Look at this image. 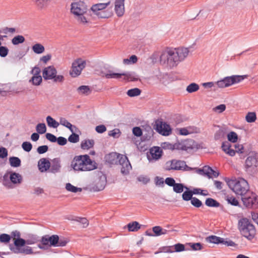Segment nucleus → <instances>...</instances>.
I'll list each match as a JSON object with an SVG mask.
<instances>
[{
  "mask_svg": "<svg viewBox=\"0 0 258 258\" xmlns=\"http://www.w3.org/2000/svg\"><path fill=\"white\" fill-rule=\"evenodd\" d=\"M71 167L75 171H89L96 169L97 164L86 154L75 156L71 161Z\"/></svg>",
  "mask_w": 258,
  "mask_h": 258,
  "instance_id": "1",
  "label": "nucleus"
},
{
  "mask_svg": "<svg viewBox=\"0 0 258 258\" xmlns=\"http://www.w3.org/2000/svg\"><path fill=\"white\" fill-rule=\"evenodd\" d=\"M225 180L229 187L236 195L241 197L249 190L248 183L244 178H238L230 179L225 178Z\"/></svg>",
  "mask_w": 258,
  "mask_h": 258,
  "instance_id": "2",
  "label": "nucleus"
},
{
  "mask_svg": "<svg viewBox=\"0 0 258 258\" xmlns=\"http://www.w3.org/2000/svg\"><path fill=\"white\" fill-rule=\"evenodd\" d=\"M238 228L240 234L249 240L255 236L256 230L251 221L246 218H242L238 222Z\"/></svg>",
  "mask_w": 258,
  "mask_h": 258,
  "instance_id": "3",
  "label": "nucleus"
},
{
  "mask_svg": "<svg viewBox=\"0 0 258 258\" xmlns=\"http://www.w3.org/2000/svg\"><path fill=\"white\" fill-rule=\"evenodd\" d=\"M40 241L39 236L37 235L30 234L27 235L26 239H18L16 242V247H21L22 249L25 250V251H21L19 254L22 255H28L33 254V251L31 247L29 246H26V244L31 245L36 243Z\"/></svg>",
  "mask_w": 258,
  "mask_h": 258,
  "instance_id": "4",
  "label": "nucleus"
},
{
  "mask_svg": "<svg viewBox=\"0 0 258 258\" xmlns=\"http://www.w3.org/2000/svg\"><path fill=\"white\" fill-rule=\"evenodd\" d=\"M175 54L173 48H165L160 52V63L170 68L176 67L178 64V61Z\"/></svg>",
  "mask_w": 258,
  "mask_h": 258,
  "instance_id": "5",
  "label": "nucleus"
},
{
  "mask_svg": "<svg viewBox=\"0 0 258 258\" xmlns=\"http://www.w3.org/2000/svg\"><path fill=\"white\" fill-rule=\"evenodd\" d=\"M245 171L249 175H253L258 171V153L255 151L248 154L245 161Z\"/></svg>",
  "mask_w": 258,
  "mask_h": 258,
  "instance_id": "6",
  "label": "nucleus"
},
{
  "mask_svg": "<svg viewBox=\"0 0 258 258\" xmlns=\"http://www.w3.org/2000/svg\"><path fill=\"white\" fill-rule=\"evenodd\" d=\"M246 77V75H232L225 77L223 79L216 82L215 84L218 88H226L241 82Z\"/></svg>",
  "mask_w": 258,
  "mask_h": 258,
  "instance_id": "7",
  "label": "nucleus"
},
{
  "mask_svg": "<svg viewBox=\"0 0 258 258\" xmlns=\"http://www.w3.org/2000/svg\"><path fill=\"white\" fill-rule=\"evenodd\" d=\"M243 205L247 208L258 207V196L250 190L241 197Z\"/></svg>",
  "mask_w": 258,
  "mask_h": 258,
  "instance_id": "8",
  "label": "nucleus"
},
{
  "mask_svg": "<svg viewBox=\"0 0 258 258\" xmlns=\"http://www.w3.org/2000/svg\"><path fill=\"white\" fill-rule=\"evenodd\" d=\"M86 64V61L81 58L75 60L72 63V68L70 71V75L73 78L79 76L82 71L85 68Z\"/></svg>",
  "mask_w": 258,
  "mask_h": 258,
  "instance_id": "9",
  "label": "nucleus"
},
{
  "mask_svg": "<svg viewBox=\"0 0 258 258\" xmlns=\"http://www.w3.org/2000/svg\"><path fill=\"white\" fill-rule=\"evenodd\" d=\"M87 10V6L85 3L82 1H78L73 3L71 5V11L75 17L80 16V14H84Z\"/></svg>",
  "mask_w": 258,
  "mask_h": 258,
  "instance_id": "10",
  "label": "nucleus"
},
{
  "mask_svg": "<svg viewBox=\"0 0 258 258\" xmlns=\"http://www.w3.org/2000/svg\"><path fill=\"white\" fill-rule=\"evenodd\" d=\"M118 164L121 165L120 171L124 175H128L131 170L132 167L127 157L124 155H121L118 161Z\"/></svg>",
  "mask_w": 258,
  "mask_h": 258,
  "instance_id": "11",
  "label": "nucleus"
},
{
  "mask_svg": "<svg viewBox=\"0 0 258 258\" xmlns=\"http://www.w3.org/2000/svg\"><path fill=\"white\" fill-rule=\"evenodd\" d=\"M132 74L130 72H123L121 73H113L111 71L109 70L106 73L104 74V76L107 79H119L122 76L125 77V79L129 80L131 79L132 81H135L137 79L135 78H132Z\"/></svg>",
  "mask_w": 258,
  "mask_h": 258,
  "instance_id": "12",
  "label": "nucleus"
},
{
  "mask_svg": "<svg viewBox=\"0 0 258 258\" xmlns=\"http://www.w3.org/2000/svg\"><path fill=\"white\" fill-rule=\"evenodd\" d=\"M162 155V151L159 147L157 146L151 148L149 152L147 154L148 160L150 162L159 160Z\"/></svg>",
  "mask_w": 258,
  "mask_h": 258,
  "instance_id": "13",
  "label": "nucleus"
},
{
  "mask_svg": "<svg viewBox=\"0 0 258 258\" xmlns=\"http://www.w3.org/2000/svg\"><path fill=\"white\" fill-rule=\"evenodd\" d=\"M11 237H13L15 239L13 244H9V248L11 251L15 254H19L21 251H25L23 249H22L21 247H16L15 242L18 239H22L20 237L21 233L17 230L13 231L11 232Z\"/></svg>",
  "mask_w": 258,
  "mask_h": 258,
  "instance_id": "14",
  "label": "nucleus"
},
{
  "mask_svg": "<svg viewBox=\"0 0 258 258\" xmlns=\"http://www.w3.org/2000/svg\"><path fill=\"white\" fill-rule=\"evenodd\" d=\"M156 130L160 134L164 136H169L171 133L170 126L165 122H161L160 123H157Z\"/></svg>",
  "mask_w": 258,
  "mask_h": 258,
  "instance_id": "15",
  "label": "nucleus"
},
{
  "mask_svg": "<svg viewBox=\"0 0 258 258\" xmlns=\"http://www.w3.org/2000/svg\"><path fill=\"white\" fill-rule=\"evenodd\" d=\"M56 74L57 71L52 66L46 67L42 71V76L45 80H52Z\"/></svg>",
  "mask_w": 258,
  "mask_h": 258,
  "instance_id": "16",
  "label": "nucleus"
},
{
  "mask_svg": "<svg viewBox=\"0 0 258 258\" xmlns=\"http://www.w3.org/2000/svg\"><path fill=\"white\" fill-rule=\"evenodd\" d=\"M173 167L175 170L190 171L192 168L188 166L183 160L173 159Z\"/></svg>",
  "mask_w": 258,
  "mask_h": 258,
  "instance_id": "17",
  "label": "nucleus"
},
{
  "mask_svg": "<svg viewBox=\"0 0 258 258\" xmlns=\"http://www.w3.org/2000/svg\"><path fill=\"white\" fill-rule=\"evenodd\" d=\"M175 54L177 57L178 63L183 60L188 54L189 50L187 48L179 47L177 48H173Z\"/></svg>",
  "mask_w": 258,
  "mask_h": 258,
  "instance_id": "18",
  "label": "nucleus"
},
{
  "mask_svg": "<svg viewBox=\"0 0 258 258\" xmlns=\"http://www.w3.org/2000/svg\"><path fill=\"white\" fill-rule=\"evenodd\" d=\"M124 1L115 0L114 10L118 17H121L124 13Z\"/></svg>",
  "mask_w": 258,
  "mask_h": 258,
  "instance_id": "19",
  "label": "nucleus"
},
{
  "mask_svg": "<svg viewBox=\"0 0 258 258\" xmlns=\"http://www.w3.org/2000/svg\"><path fill=\"white\" fill-rule=\"evenodd\" d=\"M60 160L58 158L53 159L50 162L49 171L52 173L59 172L61 168Z\"/></svg>",
  "mask_w": 258,
  "mask_h": 258,
  "instance_id": "20",
  "label": "nucleus"
},
{
  "mask_svg": "<svg viewBox=\"0 0 258 258\" xmlns=\"http://www.w3.org/2000/svg\"><path fill=\"white\" fill-rule=\"evenodd\" d=\"M121 155L116 152L110 153L106 156V161L110 164H117Z\"/></svg>",
  "mask_w": 258,
  "mask_h": 258,
  "instance_id": "21",
  "label": "nucleus"
},
{
  "mask_svg": "<svg viewBox=\"0 0 258 258\" xmlns=\"http://www.w3.org/2000/svg\"><path fill=\"white\" fill-rule=\"evenodd\" d=\"M38 167L41 172H44L49 169L50 162L46 158H41L38 162Z\"/></svg>",
  "mask_w": 258,
  "mask_h": 258,
  "instance_id": "22",
  "label": "nucleus"
},
{
  "mask_svg": "<svg viewBox=\"0 0 258 258\" xmlns=\"http://www.w3.org/2000/svg\"><path fill=\"white\" fill-rule=\"evenodd\" d=\"M110 4V2H108L105 3H98L95 5H93L91 9L93 11V12L96 14L98 12L103 11Z\"/></svg>",
  "mask_w": 258,
  "mask_h": 258,
  "instance_id": "23",
  "label": "nucleus"
},
{
  "mask_svg": "<svg viewBox=\"0 0 258 258\" xmlns=\"http://www.w3.org/2000/svg\"><path fill=\"white\" fill-rule=\"evenodd\" d=\"M10 180L13 184L20 183L22 181V177L19 173L11 171Z\"/></svg>",
  "mask_w": 258,
  "mask_h": 258,
  "instance_id": "24",
  "label": "nucleus"
},
{
  "mask_svg": "<svg viewBox=\"0 0 258 258\" xmlns=\"http://www.w3.org/2000/svg\"><path fill=\"white\" fill-rule=\"evenodd\" d=\"M143 136L145 139L149 140L153 136L154 131L151 126L147 125L144 127L143 134Z\"/></svg>",
  "mask_w": 258,
  "mask_h": 258,
  "instance_id": "25",
  "label": "nucleus"
},
{
  "mask_svg": "<svg viewBox=\"0 0 258 258\" xmlns=\"http://www.w3.org/2000/svg\"><path fill=\"white\" fill-rule=\"evenodd\" d=\"M59 124L65 126L66 127L69 129V130L72 132H74V128L77 129L76 126L72 125L70 122H69L65 118L60 117L59 118Z\"/></svg>",
  "mask_w": 258,
  "mask_h": 258,
  "instance_id": "26",
  "label": "nucleus"
},
{
  "mask_svg": "<svg viewBox=\"0 0 258 258\" xmlns=\"http://www.w3.org/2000/svg\"><path fill=\"white\" fill-rule=\"evenodd\" d=\"M77 91L79 95H88L91 93V90L89 86L82 85L78 87Z\"/></svg>",
  "mask_w": 258,
  "mask_h": 258,
  "instance_id": "27",
  "label": "nucleus"
},
{
  "mask_svg": "<svg viewBox=\"0 0 258 258\" xmlns=\"http://www.w3.org/2000/svg\"><path fill=\"white\" fill-rule=\"evenodd\" d=\"M212 171H213V169L208 166H205L203 169H199L198 170L199 174L206 175L209 178L212 177Z\"/></svg>",
  "mask_w": 258,
  "mask_h": 258,
  "instance_id": "28",
  "label": "nucleus"
},
{
  "mask_svg": "<svg viewBox=\"0 0 258 258\" xmlns=\"http://www.w3.org/2000/svg\"><path fill=\"white\" fill-rule=\"evenodd\" d=\"M207 241L215 244H222L224 242V238L215 235H211L207 238Z\"/></svg>",
  "mask_w": 258,
  "mask_h": 258,
  "instance_id": "29",
  "label": "nucleus"
},
{
  "mask_svg": "<svg viewBox=\"0 0 258 258\" xmlns=\"http://www.w3.org/2000/svg\"><path fill=\"white\" fill-rule=\"evenodd\" d=\"M94 141L93 140H85L81 142V147L83 150H88L93 147Z\"/></svg>",
  "mask_w": 258,
  "mask_h": 258,
  "instance_id": "30",
  "label": "nucleus"
},
{
  "mask_svg": "<svg viewBox=\"0 0 258 258\" xmlns=\"http://www.w3.org/2000/svg\"><path fill=\"white\" fill-rule=\"evenodd\" d=\"M112 11L111 10H103L100 12L96 13V15L101 18H108L112 15Z\"/></svg>",
  "mask_w": 258,
  "mask_h": 258,
  "instance_id": "31",
  "label": "nucleus"
},
{
  "mask_svg": "<svg viewBox=\"0 0 258 258\" xmlns=\"http://www.w3.org/2000/svg\"><path fill=\"white\" fill-rule=\"evenodd\" d=\"M47 125L50 127L54 128H57L59 125V122L56 121L54 118L50 116H48L46 118Z\"/></svg>",
  "mask_w": 258,
  "mask_h": 258,
  "instance_id": "32",
  "label": "nucleus"
},
{
  "mask_svg": "<svg viewBox=\"0 0 258 258\" xmlns=\"http://www.w3.org/2000/svg\"><path fill=\"white\" fill-rule=\"evenodd\" d=\"M127 227L129 231L135 232L140 229L141 225L138 222L134 221L129 223L127 225Z\"/></svg>",
  "mask_w": 258,
  "mask_h": 258,
  "instance_id": "33",
  "label": "nucleus"
},
{
  "mask_svg": "<svg viewBox=\"0 0 258 258\" xmlns=\"http://www.w3.org/2000/svg\"><path fill=\"white\" fill-rule=\"evenodd\" d=\"M32 49L34 53L36 54H41L44 50V47L40 43H36L32 46Z\"/></svg>",
  "mask_w": 258,
  "mask_h": 258,
  "instance_id": "34",
  "label": "nucleus"
},
{
  "mask_svg": "<svg viewBox=\"0 0 258 258\" xmlns=\"http://www.w3.org/2000/svg\"><path fill=\"white\" fill-rule=\"evenodd\" d=\"M205 204L209 207H218L220 206V203L218 202L211 198L206 200Z\"/></svg>",
  "mask_w": 258,
  "mask_h": 258,
  "instance_id": "35",
  "label": "nucleus"
},
{
  "mask_svg": "<svg viewBox=\"0 0 258 258\" xmlns=\"http://www.w3.org/2000/svg\"><path fill=\"white\" fill-rule=\"evenodd\" d=\"M11 166L13 167H18L21 165V160L17 157H11L9 158Z\"/></svg>",
  "mask_w": 258,
  "mask_h": 258,
  "instance_id": "36",
  "label": "nucleus"
},
{
  "mask_svg": "<svg viewBox=\"0 0 258 258\" xmlns=\"http://www.w3.org/2000/svg\"><path fill=\"white\" fill-rule=\"evenodd\" d=\"M184 188L188 189V188L184 186L182 183H175L174 185L173 186V189L176 193H181L183 192Z\"/></svg>",
  "mask_w": 258,
  "mask_h": 258,
  "instance_id": "37",
  "label": "nucleus"
},
{
  "mask_svg": "<svg viewBox=\"0 0 258 258\" xmlns=\"http://www.w3.org/2000/svg\"><path fill=\"white\" fill-rule=\"evenodd\" d=\"M256 119V115L254 112H248L245 116V120L248 123L254 122Z\"/></svg>",
  "mask_w": 258,
  "mask_h": 258,
  "instance_id": "38",
  "label": "nucleus"
},
{
  "mask_svg": "<svg viewBox=\"0 0 258 258\" xmlns=\"http://www.w3.org/2000/svg\"><path fill=\"white\" fill-rule=\"evenodd\" d=\"M66 189L70 192L76 193L77 192H81L82 190V189L80 187H77L76 186H74L70 183H67L66 184Z\"/></svg>",
  "mask_w": 258,
  "mask_h": 258,
  "instance_id": "39",
  "label": "nucleus"
},
{
  "mask_svg": "<svg viewBox=\"0 0 258 258\" xmlns=\"http://www.w3.org/2000/svg\"><path fill=\"white\" fill-rule=\"evenodd\" d=\"M25 40L24 37L22 35H17L12 39V43L14 45H17L23 43Z\"/></svg>",
  "mask_w": 258,
  "mask_h": 258,
  "instance_id": "40",
  "label": "nucleus"
},
{
  "mask_svg": "<svg viewBox=\"0 0 258 258\" xmlns=\"http://www.w3.org/2000/svg\"><path fill=\"white\" fill-rule=\"evenodd\" d=\"M49 245L52 246H57L59 241V236L57 235H52L49 236Z\"/></svg>",
  "mask_w": 258,
  "mask_h": 258,
  "instance_id": "41",
  "label": "nucleus"
},
{
  "mask_svg": "<svg viewBox=\"0 0 258 258\" xmlns=\"http://www.w3.org/2000/svg\"><path fill=\"white\" fill-rule=\"evenodd\" d=\"M141 90L138 88L130 89L126 93L127 95L131 97L139 96L141 94Z\"/></svg>",
  "mask_w": 258,
  "mask_h": 258,
  "instance_id": "42",
  "label": "nucleus"
},
{
  "mask_svg": "<svg viewBox=\"0 0 258 258\" xmlns=\"http://www.w3.org/2000/svg\"><path fill=\"white\" fill-rule=\"evenodd\" d=\"M11 173V171H7L3 176V183L5 186L10 187L11 182L9 181V179Z\"/></svg>",
  "mask_w": 258,
  "mask_h": 258,
  "instance_id": "43",
  "label": "nucleus"
},
{
  "mask_svg": "<svg viewBox=\"0 0 258 258\" xmlns=\"http://www.w3.org/2000/svg\"><path fill=\"white\" fill-rule=\"evenodd\" d=\"M192 196L193 195L191 190H189L188 189H186V191L183 192V193L182 195V197L184 201H188L189 200L191 201V199L193 198Z\"/></svg>",
  "mask_w": 258,
  "mask_h": 258,
  "instance_id": "44",
  "label": "nucleus"
},
{
  "mask_svg": "<svg viewBox=\"0 0 258 258\" xmlns=\"http://www.w3.org/2000/svg\"><path fill=\"white\" fill-rule=\"evenodd\" d=\"M73 220L81 223L83 228L87 227L89 225L88 221L86 218L76 217L75 219H73Z\"/></svg>",
  "mask_w": 258,
  "mask_h": 258,
  "instance_id": "45",
  "label": "nucleus"
},
{
  "mask_svg": "<svg viewBox=\"0 0 258 258\" xmlns=\"http://www.w3.org/2000/svg\"><path fill=\"white\" fill-rule=\"evenodd\" d=\"M186 245H189L191 249L194 251L200 250L203 248L202 244L200 242L197 243H187Z\"/></svg>",
  "mask_w": 258,
  "mask_h": 258,
  "instance_id": "46",
  "label": "nucleus"
},
{
  "mask_svg": "<svg viewBox=\"0 0 258 258\" xmlns=\"http://www.w3.org/2000/svg\"><path fill=\"white\" fill-rule=\"evenodd\" d=\"M36 130L38 133L43 134L46 131V127L44 123H39L36 126Z\"/></svg>",
  "mask_w": 258,
  "mask_h": 258,
  "instance_id": "47",
  "label": "nucleus"
},
{
  "mask_svg": "<svg viewBox=\"0 0 258 258\" xmlns=\"http://www.w3.org/2000/svg\"><path fill=\"white\" fill-rule=\"evenodd\" d=\"M199 89V86L197 84L195 83H191L186 87V90L188 93H192L198 91Z\"/></svg>",
  "mask_w": 258,
  "mask_h": 258,
  "instance_id": "48",
  "label": "nucleus"
},
{
  "mask_svg": "<svg viewBox=\"0 0 258 258\" xmlns=\"http://www.w3.org/2000/svg\"><path fill=\"white\" fill-rule=\"evenodd\" d=\"M42 79L41 76H33L30 82H32L34 85L38 86L42 82Z\"/></svg>",
  "mask_w": 258,
  "mask_h": 258,
  "instance_id": "49",
  "label": "nucleus"
},
{
  "mask_svg": "<svg viewBox=\"0 0 258 258\" xmlns=\"http://www.w3.org/2000/svg\"><path fill=\"white\" fill-rule=\"evenodd\" d=\"M228 140L233 143L237 142L238 140V136L236 133L234 132H231L227 135Z\"/></svg>",
  "mask_w": 258,
  "mask_h": 258,
  "instance_id": "50",
  "label": "nucleus"
},
{
  "mask_svg": "<svg viewBox=\"0 0 258 258\" xmlns=\"http://www.w3.org/2000/svg\"><path fill=\"white\" fill-rule=\"evenodd\" d=\"M106 184V180H101L97 183L96 185H95V187H94V190L95 191H100L103 190Z\"/></svg>",
  "mask_w": 258,
  "mask_h": 258,
  "instance_id": "51",
  "label": "nucleus"
},
{
  "mask_svg": "<svg viewBox=\"0 0 258 258\" xmlns=\"http://www.w3.org/2000/svg\"><path fill=\"white\" fill-rule=\"evenodd\" d=\"M121 135V132L118 128H115L109 132L108 136L114 138H118Z\"/></svg>",
  "mask_w": 258,
  "mask_h": 258,
  "instance_id": "52",
  "label": "nucleus"
},
{
  "mask_svg": "<svg viewBox=\"0 0 258 258\" xmlns=\"http://www.w3.org/2000/svg\"><path fill=\"white\" fill-rule=\"evenodd\" d=\"M225 136V132L223 129L220 128L218 131H217L214 135V139L216 140H218L222 138H223Z\"/></svg>",
  "mask_w": 258,
  "mask_h": 258,
  "instance_id": "53",
  "label": "nucleus"
},
{
  "mask_svg": "<svg viewBox=\"0 0 258 258\" xmlns=\"http://www.w3.org/2000/svg\"><path fill=\"white\" fill-rule=\"evenodd\" d=\"M68 141L72 143H76L79 141V136L73 132L68 138Z\"/></svg>",
  "mask_w": 258,
  "mask_h": 258,
  "instance_id": "54",
  "label": "nucleus"
},
{
  "mask_svg": "<svg viewBox=\"0 0 258 258\" xmlns=\"http://www.w3.org/2000/svg\"><path fill=\"white\" fill-rule=\"evenodd\" d=\"M2 42L0 41V56L6 57L9 53V49L6 46H1Z\"/></svg>",
  "mask_w": 258,
  "mask_h": 258,
  "instance_id": "55",
  "label": "nucleus"
},
{
  "mask_svg": "<svg viewBox=\"0 0 258 258\" xmlns=\"http://www.w3.org/2000/svg\"><path fill=\"white\" fill-rule=\"evenodd\" d=\"M153 232L155 236H159L162 235L163 228L160 226H156L152 228Z\"/></svg>",
  "mask_w": 258,
  "mask_h": 258,
  "instance_id": "56",
  "label": "nucleus"
},
{
  "mask_svg": "<svg viewBox=\"0 0 258 258\" xmlns=\"http://www.w3.org/2000/svg\"><path fill=\"white\" fill-rule=\"evenodd\" d=\"M172 246L174 247L175 249L174 251L177 252L183 251L185 250H189L188 249L185 248V246L184 244L179 243L175 244L174 245V246Z\"/></svg>",
  "mask_w": 258,
  "mask_h": 258,
  "instance_id": "57",
  "label": "nucleus"
},
{
  "mask_svg": "<svg viewBox=\"0 0 258 258\" xmlns=\"http://www.w3.org/2000/svg\"><path fill=\"white\" fill-rule=\"evenodd\" d=\"M22 148L25 151L29 152L32 149V145L29 142H24L22 144Z\"/></svg>",
  "mask_w": 258,
  "mask_h": 258,
  "instance_id": "58",
  "label": "nucleus"
},
{
  "mask_svg": "<svg viewBox=\"0 0 258 258\" xmlns=\"http://www.w3.org/2000/svg\"><path fill=\"white\" fill-rule=\"evenodd\" d=\"M191 204L196 208H200L202 206V202L198 198L193 197L190 201Z\"/></svg>",
  "mask_w": 258,
  "mask_h": 258,
  "instance_id": "59",
  "label": "nucleus"
},
{
  "mask_svg": "<svg viewBox=\"0 0 258 258\" xmlns=\"http://www.w3.org/2000/svg\"><path fill=\"white\" fill-rule=\"evenodd\" d=\"M11 240V236L8 234H2L0 235V241L3 243H8Z\"/></svg>",
  "mask_w": 258,
  "mask_h": 258,
  "instance_id": "60",
  "label": "nucleus"
},
{
  "mask_svg": "<svg viewBox=\"0 0 258 258\" xmlns=\"http://www.w3.org/2000/svg\"><path fill=\"white\" fill-rule=\"evenodd\" d=\"M16 29L15 28H9V27H4L0 30V33H3L4 34L10 33H14L16 32Z\"/></svg>",
  "mask_w": 258,
  "mask_h": 258,
  "instance_id": "61",
  "label": "nucleus"
},
{
  "mask_svg": "<svg viewBox=\"0 0 258 258\" xmlns=\"http://www.w3.org/2000/svg\"><path fill=\"white\" fill-rule=\"evenodd\" d=\"M133 134L136 137H139L143 135V131L140 127H134L133 128Z\"/></svg>",
  "mask_w": 258,
  "mask_h": 258,
  "instance_id": "62",
  "label": "nucleus"
},
{
  "mask_svg": "<svg viewBox=\"0 0 258 258\" xmlns=\"http://www.w3.org/2000/svg\"><path fill=\"white\" fill-rule=\"evenodd\" d=\"M164 168L167 171L175 170V168L173 167V160H171L167 161L165 163Z\"/></svg>",
  "mask_w": 258,
  "mask_h": 258,
  "instance_id": "63",
  "label": "nucleus"
},
{
  "mask_svg": "<svg viewBox=\"0 0 258 258\" xmlns=\"http://www.w3.org/2000/svg\"><path fill=\"white\" fill-rule=\"evenodd\" d=\"M48 150V147L47 145L39 146L37 149V152L39 154H42L46 153Z\"/></svg>",
  "mask_w": 258,
  "mask_h": 258,
  "instance_id": "64",
  "label": "nucleus"
}]
</instances>
